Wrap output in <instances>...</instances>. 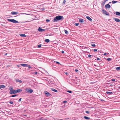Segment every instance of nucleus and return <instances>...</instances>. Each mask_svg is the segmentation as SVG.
Returning a JSON list of instances; mask_svg holds the SVG:
<instances>
[{"label":"nucleus","instance_id":"42","mask_svg":"<svg viewBox=\"0 0 120 120\" xmlns=\"http://www.w3.org/2000/svg\"><path fill=\"white\" fill-rule=\"evenodd\" d=\"M66 2L65 0H64L63 1V3L64 4H65Z\"/></svg>","mask_w":120,"mask_h":120},{"label":"nucleus","instance_id":"32","mask_svg":"<svg viewBox=\"0 0 120 120\" xmlns=\"http://www.w3.org/2000/svg\"><path fill=\"white\" fill-rule=\"evenodd\" d=\"M9 102L11 104H13V102L12 101H9Z\"/></svg>","mask_w":120,"mask_h":120},{"label":"nucleus","instance_id":"7","mask_svg":"<svg viewBox=\"0 0 120 120\" xmlns=\"http://www.w3.org/2000/svg\"><path fill=\"white\" fill-rule=\"evenodd\" d=\"M44 93L47 96H50L51 95V94L49 92H48L47 91H44Z\"/></svg>","mask_w":120,"mask_h":120},{"label":"nucleus","instance_id":"49","mask_svg":"<svg viewBox=\"0 0 120 120\" xmlns=\"http://www.w3.org/2000/svg\"><path fill=\"white\" fill-rule=\"evenodd\" d=\"M65 74L66 75H67L68 74V73L67 72H66L65 73Z\"/></svg>","mask_w":120,"mask_h":120},{"label":"nucleus","instance_id":"5","mask_svg":"<svg viewBox=\"0 0 120 120\" xmlns=\"http://www.w3.org/2000/svg\"><path fill=\"white\" fill-rule=\"evenodd\" d=\"M38 30L40 32H42L45 30V29H42L41 27H39L38 29Z\"/></svg>","mask_w":120,"mask_h":120},{"label":"nucleus","instance_id":"25","mask_svg":"<svg viewBox=\"0 0 120 120\" xmlns=\"http://www.w3.org/2000/svg\"><path fill=\"white\" fill-rule=\"evenodd\" d=\"M112 60V59L110 58H108L107 59V60L108 61H110Z\"/></svg>","mask_w":120,"mask_h":120},{"label":"nucleus","instance_id":"2","mask_svg":"<svg viewBox=\"0 0 120 120\" xmlns=\"http://www.w3.org/2000/svg\"><path fill=\"white\" fill-rule=\"evenodd\" d=\"M22 91V90L20 89H19L14 90L13 91H12V93H11V94L17 93Z\"/></svg>","mask_w":120,"mask_h":120},{"label":"nucleus","instance_id":"53","mask_svg":"<svg viewBox=\"0 0 120 120\" xmlns=\"http://www.w3.org/2000/svg\"><path fill=\"white\" fill-rule=\"evenodd\" d=\"M8 54V53H6L5 54V55H7Z\"/></svg>","mask_w":120,"mask_h":120},{"label":"nucleus","instance_id":"56","mask_svg":"<svg viewBox=\"0 0 120 120\" xmlns=\"http://www.w3.org/2000/svg\"><path fill=\"white\" fill-rule=\"evenodd\" d=\"M101 101H103V100H101Z\"/></svg>","mask_w":120,"mask_h":120},{"label":"nucleus","instance_id":"24","mask_svg":"<svg viewBox=\"0 0 120 120\" xmlns=\"http://www.w3.org/2000/svg\"><path fill=\"white\" fill-rule=\"evenodd\" d=\"M17 95H16V94H14V95H12L11 96H10V97H15Z\"/></svg>","mask_w":120,"mask_h":120},{"label":"nucleus","instance_id":"37","mask_svg":"<svg viewBox=\"0 0 120 120\" xmlns=\"http://www.w3.org/2000/svg\"><path fill=\"white\" fill-rule=\"evenodd\" d=\"M46 22H50V20H49V19H47L46 20Z\"/></svg>","mask_w":120,"mask_h":120},{"label":"nucleus","instance_id":"43","mask_svg":"<svg viewBox=\"0 0 120 120\" xmlns=\"http://www.w3.org/2000/svg\"><path fill=\"white\" fill-rule=\"evenodd\" d=\"M21 99H22L21 98H20L18 100L19 101V102L21 101Z\"/></svg>","mask_w":120,"mask_h":120},{"label":"nucleus","instance_id":"33","mask_svg":"<svg viewBox=\"0 0 120 120\" xmlns=\"http://www.w3.org/2000/svg\"><path fill=\"white\" fill-rule=\"evenodd\" d=\"M86 113L87 114H89L90 113V112L89 111H85Z\"/></svg>","mask_w":120,"mask_h":120},{"label":"nucleus","instance_id":"54","mask_svg":"<svg viewBox=\"0 0 120 120\" xmlns=\"http://www.w3.org/2000/svg\"><path fill=\"white\" fill-rule=\"evenodd\" d=\"M86 48H87V47H84V49H85Z\"/></svg>","mask_w":120,"mask_h":120},{"label":"nucleus","instance_id":"20","mask_svg":"<svg viewBox=\"0 0 120 120\" xmlns=\"http://www.w3.org/2000/svg\"><path fill=\"white\" fill-rule=\"evenodd\" d=\"M79 22H83V20L82 19H81L79 20Z\"/></svg>","mask_w":120,"mask_h":120},{"label":"nucleus","instance_id":"15","mask_svg":"<svg viewBox=\"0 0 120 120\" xmlns=\"http://www.w3.org/2000/svg\"><path fill=\"white\" fill-rule=\"evenodd\" d=\"M86 18L87 19L89 20V21H92V19L89 16H87L86 17Z\"/></svg>","mask_w":120,"mask_h":120},{"label":"nucleus","instance_id":"21","mask_svg":"<svg viewBox=\"0 0 120 120\" xmlns=\"http://www.w3.org/2000/svg\"><path fill=\"white\" fill-rule=\"evenodd\" d=\"M116 14L120 16V13L119 12H116Z\"/></svg>","mask_w":120,"mask_h":120},{"label":"nucleus","instance_id":"40","mask_svg":"<svg viewBox=\"0 0 120 120\" xmlns=\"http://www.w3.org/2000/svg\"><path fill=\"white\" fill-rule=\"evenodd\" d=\"M67 92H68L69 93H71L72 92L71 91H70V90H68L67 91Z\"/></svg>","mask_w":120,"mask_h":120},{"label":"nucleus","instance_id":"9","mask_svg":"<svg viewBox=\"0 0 120 120\" xmlns=\"http://www.w3.org/2000/svg\"><path fill=\"white\" fill-rule=\"evenodd\" d=\"M113 19L115 21L117 22H120V20L118 19L117 18H114Z\"/></svg>","mask_w":120,"mask_h":120},{"label":"nucleus","instance_id":"36","mask_svg":"<svg viewBox=\"0 0 120 120\" xmlns=\"http://www.w3.org/2000/svg\"><path fill=\"white\" fill-rule=\"evenodd\" d=\"M79 24V23H75V26H78Z\"/></svg>","mask_w":120,"mask_h":120},{"label":"nucleus","instance_id":"30","mask_svg":"<svg viewBox=\"0 0 120 120\" xmlns=\"http://www.w3.org/2000/svg\"><path fill=\"white\" fill-rule=\"evenodd\" d=\"M112 2L113 4H114L115 3H117V2H118L117 1H112Z\"/></svg>","mask_w":120,"mask_h":120},{"label":"nucleus","instance_id":"12","mask_svg":"<svg viewBox=\"0 0 120 120\" xmlns=\"http://www.w3.org/2000/svg\"><path fill=\"white\" fill-rule=\"evenodd\" d=\"M105 7L106 8H110V6L109 4H107L105 5Z\"/></svg>","mask_w":120,"mask_h":120},{"label":"nucleus","instance_id":"41","mask_svg":"<svg viewBox=\"0 0 120 120\" xmlns=\"http://www.w3.org/2000/svg\"><path fill=\"white\" fill-rule=\"evenodd\" d=\"M97 59H96L95 60H100V58H97Z\"/></svg>","mask_w":120,"mask_h":120},{"label":"nucleus","instance_id":"18","mask_svg":"<svg viewBox=\"0 0 120 120\" xmlns=\"http://www.w3.org/2000/svg\"><path fill=\"white\" fill-rule=\"evenodd\" d=\"M108 0H104V1L102 2V5H104L105 4V3L106 2V1Z\"/></svg>","mask_w":120,"mask_h":120},{"label":"nucleus","instance_id":"23","mask_svg":"<svg viewBox=\"0 0 120 120\" xmlns=\"http://www.w3.org/2000/svg\"><path fill=\"white\" fill-rule=\"evenodd\" d=\"M84 118H85V119L87 120H88L90 119V118L88 117H87V116H85L84 117Z\"/></svg>","mask_w":120,"mask_h":120},{"label":"nucleus","instance_id":"1","mask_svg":"<svg viewBox=\"0 0 120 120\" xmlns=\"http://www.w3.org/2000/svg\"><path fill=\"white\" fill-rule=\"evenodd\" d=\"M63 19L64 17L63 16L60 15H58L54 18L53 20V22H57L58 20H63Z\"/></svg>","mask_w":120,"mask_h":120},{"label":"nucleus","instance_id":"26","mask_svg":"<svg viewBox=\"0 0 120 120\" xmlns=\"http://www.w3.org/2000/svg\"><path fill=\"white\" fill-rule=\"evenodd\" d=\"M116 69L117 71H119L120 69V68L119 67H118L116 68Z\"/></svg>","mask_w":120,"mask_h":120},{"label":"nucleus","instance_id":"3","mask_svg":"<svg viewBox=\"0 0 120 120\" xmlns=\"http://www.w3.org/2000/svg\"><path fill=\"white\" fill-rule=\"evenodd\" d=\"M26 91L28 93H31L33 92V90L29 88H27L25 89Z\"/></svg>","mask_w":120,"mask_h":120},{"label":"nucleus","instance_id":"17","mask_svg":"<svg viewBox=\"0 0 120 120\" xmlns=\"http://www.w3.org/2000/svg\"><path fill=\"white\" fill-rule=\"evenodd\" d=\"M51 89L52 91H54L56 92H58V91L57 90L51 88Z\"/></svg>","mask_w":120,"mask_h":120},{"label":"nucleus","instance_id":"10","mask_svg":"<svg viewBox=\"0 0 120 120\" xmlns=\"http://www.w3.org/2000/svg\"><path fill=\"white\" fill-rule=\"evenodd\" d=\"M107 94H108V95H111L113 94V92H106V93Z\"/></svg>","mask_w":120,"mask_h":120},{"label":"nucleus","instance_id":"27","mask_svg":"<svg viewBox=\"0 0 120 120\" xmlns=\"http://www.w3.org/2000/svg\"><path fill=\"white\" fill-rule=\"evenodd\" d=\"M64 30L65 31V33L66 34H68V31L67 30Z\"/></svg>","mask_w":120,"mask_h":120},{"label":"nucleus","instance_id":"19","mask_svg":"<svg viewBox=\"0 0 120 120\" xmlns=\"http://www.w3.org/2000/svg\"><path fill=\"white\" fill-rule=\"evenodd\" d=\"M0 87L1 88H4L5 87V86L4 85H0Z\"/></svg>","mask_w":120,"mask_h":120},{"label":"nucleus","instance_id":"14","mask_svg":"<svg viewBox=\"0 0 120 120\" xmlns=\"http://www.w3.org/2000/svg\"><path fill=\"white\" fill-rule=\"evenodd\" d=\"M20 35L23 38L25 37L26 35L24 34H20Z\"/></svg>","mask_w":120,"mask_h":120},{"label":"nucleus","instance_id":"57","mask_svg":"<svg viewBox=\"0 0 120 120\" xmlns=\"http://www.w3.org/2000/svg\"><path fill=\"white\" fill-rule=\"evenodd\" d=\"M109 91H111V90H109Z\"/></svg>","mask_w":120,"mask_h":120},{"label":"nucleus","instance_id":"8","mask_svg":"<svg viewBox=\"0 0 120 120\" xmlns=\"http://www.w3.org/2000/svg\"><path fill=\"white\" fill-rule=\"evenodd\" d=\"M9 90L10 91L9 92V93L10 94H11V93H12V91H13V87H10Z\"/></svg>","mask_w":120,"mask_h":120},{"label":"nucleus","instance_id":"4","mask_svg":"<svg viewBox=\"0 0 120 120\" xmlns=\"http://www.w3.org/2000/svg\"><path fill=\"white\" fill-rule=\"evenodd\" d=\"M8 20L10 22H12L14 23H18V21L15 20L14 19H8Z\"/></svg>","mask_w":120,"mask_h":120},{"label":"nucleus","instance_id":"46","mask_svg":"<svg viewBox=\"0 0 120 120\" xmlns=\"http://www.w3.org/2000/svg\"><path fill=\"white\" fill-rule=\"evenodd\" d=\"M91 56V55H88V57H90Z\"/></svg>","mask_w":120,"mask_h":120},{"label":"nucleus","instance_id":"52","mask_svg":"<svg viewBox=\"0 0 120 120\" xmlns=\"http://www.w3.org/2000/svg\"><path fill=\"white\" fill-rule=\"evenodd\" d=\"M17 67H20V65H17Z\"/></svg>","mask_w":120,"mask_h":120},{"label":"nucleus","instance_id":"39","mask_svg":"<svg viewBox=\"0 0 120 120\" xmlns=\"http://www.w3.org/2000/svg\"><path fill=\"white\" fill-rule=\"evenodd\" d=\"M38 73L37 72H34V74L35 75H37Z\"/></svg>","mask_w":120,"mask_h":120},{"label":"nucleus","instance_id":"51","mask_svg":"<svg viewBox=\"0 0 120 120\" xmlns=\"http://www.w3.org/2000/svg\"><path fill=\"white\" fill-rule=\"evenodd\" d=\"M106 54H107L106 53H105L104 54V55H106Z\"/></svg>","mask_w":120,"mask_h":120},{"label":"nucleus","instance_id":"13","mask_svg":"<svg viewBox=\"0 0 120 120\" xmlns=\"http://www.w3.org/2000/svg\"><path fill=\"white\" fill-rule=\"evenodd\" d=\"M21 65L23 67H26L27 66L28 64H21L20 65Z\"/></svg>","mask_w":120,"mask_h":120},{"label":"nucleus","instance_id":"50","mask_svg":"<svg viewBox=\"0 0 120 120\" xmlns=\"http://www.w3.org/2000/svg\"><path fill=\"white\" fill-rule=\"evenodd\" d=\"M41 9H42V11H44V8H42Z\"/></svg>","mask_w":120,"mask_h":120},{"label":"nucleus","instance_id":"44","mask_svg":"<svg viewBox=\"0 0 120 120\" xmlns=\"http://www.w3.org/2000/svg\"><path fill=\"white\" fill-rule=\"evenodd\" d=\"M56 64H60V63L56 61Z\"/></svg>","mask_w":120,"mask_h":120},{"label":"nucleus","instance_id":"47","mask_svg":"<svg viewBox=\"0 0 120 120\" xmlns=\"http://www.w3.org/2000/svg\"><path fill=\"white\" fill-rule=\"evenodd\" d=\"M75 72H77L78 71V70L77 69H76L75 70Z\"/></svg>","mask_w":120,"mask_h":120},{"label":"nucleus","instance_id":"38","mask_svg":"<svg viewBox=\"0 0 120 120\" xmlns=\"http://www.w3.org/2000/svg\"><path fill=\"white\" fill-rule=\"evenodd\" d=\"M26 67H28L29 68H31L30 66V65H27Z\"/></svg>","mask_w":120,"mask_h":120},{"label":"nucleus","instance_id":"16","mask_svg":"<svg viewBox=\"0 0 120 120\" xmlns=\"http://www.w3.org/2000/svg\"><path fill=\"white\" fill-rule=\"evenodd\" d=\"M18 12L12 11L11 12V13L12 15H17L18 14Z\"/></svg>","mask_w":120,"mask_h":120},{"label":"nucleus","instance_id":"45","mask_svg":"<svg viewBox=\"0 0 120 120\" xmlns=\"http://www.w3.org/2000/svg\"><path fill=\"white\" fill-rule=\"evenodd\" d=\"M67 102V101H64L63 102L64 103H66Z\"/></svg>","mask_w":120,"mask_h":120},{"label":"nucleus","instance_id":"29","mask_svg":"<svg viewBox=\"0 0 120 120\" xmlns=\"http://www.w3.org/2000/svg\"><path fill=\"white\" fill-rule=\"evenodd\" d=\"M42 45L41 44H40L39 45H38V48H40L41 47V46Z\"/></svg>","mask_w":120,"mask_h":120},{"label":"nucleus","instance_id":"55","mask_svg":"<svg viewBox=\"0 0 120 120\" xmlns=\"http://www.w3.org/2000/svg\"><path fill=\"white\" fill-rule=\"evenodd\" d=\"M101 61H101V60H100V61H100V62H101Z\"/></svg>","mask_w":120,"mask_h":120},{"label":"nucleus","instance_id":"22","mask_svg":"<svg viewBox=\"0 0 120 120\" xmlns=\"http://www.w3.org/2000/svg\"><path fill=\"white\" fill-rule=\"evenodd\" d=\"M45 41L47 42V43H48L49 42L50 40L49 39H46L45 40Z\"/></svg>","mask_w":120,"mask_h":120},{"label":"nucleus","instance_id":"48","mask_svg":"<svg viewBox=\"0 0 120 120\" xmlns=\"http://www.w3.org/2000/svg\"><path fill=\"white\" fill-rule=\"evenodd\" d=\"M64 51H61V52L62 53H64Z\"/></svg>","mask_w":120,"mask_h":120},{"label":"nucleus","instance_id":"31","mask_svg":"<svg viewBox=\"0 0 120 120\" xmlns=\"http://www.w3.org/2000/svg\"><path fill=\"white\" fill-rule=\"evenodd\" d=\"M116 80V79H112L111 80L112 81H115Z\"/></svg>","mask_w":120,"mask_h":120},{"label":"nucleus","instance_id":"6","mask_svg":"<svg viewBox=\"0 0 120 120\" xmlns=\"http://www.w3.org/2000/svg\"><path fill=\"white\" fill-rule=\"evenodd\" d=\"M102 11L103 13L105 14L106 15H108V16L109 15V13L107 12L104 9H102Z\"/></svg>","mask_w":120,"mask_h":120},{"label":"nucleus","instance_id":"11","mask_svg":"<svg viewBox=\"0 0 120 120\" xmlns=\"http://www.w3.org/2000/svg\"><path fill=\"white\" fill-rule=\"evenodd\" d=\"M16 82L20 83H22V81L19 79H16Z\"/></svg>","mask_w":120,"mask_h":120},{"label":"nucleus","instance_id":"28","mask_svg":"<svg viewBox=\"0 0 120 120\" xmlns=\"http://www.w3.org/2000/svg\"><path fill=\"white\" fill-rule=\"evenodd\" d=\"M114 85H115L114 84L113 85L111 84L109 86V87H112V86H114Z\"/></svg>","mask_w":120,"mask_h":120},{"label":"nucleus","instance_id":"35","mask_svg":"<svg viewBox=\"0 0 120 120\" xmlns=\"http://www.w3.org/2000/svg\"><path fill=\"white\" fill-rule=\"evenodd\" d=\"M93 50L94 52H95L97 51L98 49H94Z\"/></svg>","mask_w":120,"mask_h":120},{"label":"nucleus","instance_id":"34","mask_svg":"<svg viewBox=\"0 0 120 120\" xmlns=\"http://www.w3.org/2000/svg\"><path fill=\"white\" fill-rule=\"evenodd\" d=\"M91 46L93 47H95L96 46L95 45V44H91Z\"/></svg>","mask_w":120,"mask_h":120}]
</instances>
